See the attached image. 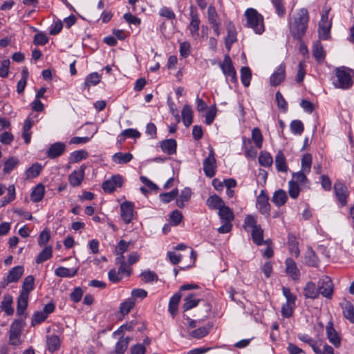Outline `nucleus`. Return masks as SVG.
Returning <instances> with one entry per match:
<instances>
[{"mask_svg":"<svg viewBox=\"0 0 354 354\" xmlns=\"http://www.w3.org/2000/svg\"><path fill=\"white\" fill-rule=\"evenodd\" d=\"M309 21L308 11L306 8L300 9L294 21L290 24V31L292 37L297 40H301L306 34Z\"/></svg>","mask_w":354,"mask_h":354,"instance_id":"obj_1","label":"nucleus"},{"mask_svg":"<svg viewBox=\"0 0 354 354\" xmlns=\"http://www.w3.org/2000/svg\"><path fill=\"white\" fill-rule=\"evenodd\" d=\"M246 26L252 28L255 33L261 35L265 30L263 17L256 9L248 8L245 12Z\"/></svg>","mask_w":354,"mask_h":354,"instance_id":"obj_2","label":"nucleus"},{"mask_svg":"<svg viewBox=\"0 0 354 354\" xmlns=\"http://www.w3.org/2000/svg\"><path fill=\"white\" fill-rule=\"evenodd\" d=\"M351 70L345 66L336 68L335 70V80H333V84L337 88L343 90L349 89L353 84L350 71Z\"/></svg>","mask_w":354,"mask_h":354,"instance_id":"obj_3","label":"nucleus"},{"mask_svg":"<svg viewBox=\"0 0 354 354\" xmlns=\"http://www.w3.org/2000/svg\"><path fill=\"white\" fill-rule=\"evenodd\" d=\"M23 330L22 322L15 320L10 327L9 330V344L11 346H19L22 343L21 338Z\"/></svg>","mask_w":354,"mask_h":354,"instance_id":"obj_4","label":"nucleus"},{"mask_svg":"<svg viewBox=\"0 0 354 354\" xmlns=\"http://www.w3.org/2000/svg\"><path fill=\"white\" fill-rule=\"evenodd\" d=\"M334 192L337 201L342 207L347 204V198L349 195V191L347 187L341 181H336L334 184Z\"/></svg>","mask_w":354,"mask_h":354,"instance_id":"obj_5","label":"nucleus"},{"mask_svg":"<svg viewBox=\"0 0 354 354\" xmlns=\"http://www.w3.org/2000/svg\"><path fill=\"white\" fill-rule=\"evenodd\" d=\"M191 21L188 26V29L190 32V35L194 39H197L199 37V27L201 24V20L198 17V14L196 10V8L192 6L190 7V13H189Z\"/></svg>","mask_w":354,"mask_h":354,"instance_id":"obj_6","label":"nucleus"},{"mask_svg":"<svg viewBox=\"0 0 354 354\" xmlns=\"http://www.w3.org/2000/svg\"><path fill=\"white\" fill-rule=\"evenodd\" d=\"M216 161L212 148L209 150L208 156L203 161V171L207 177L212 178L216 174Z\"/></svg>","mask_w":354,"mask_h":354,"instance_id":"obj_7","label":"nucleus"},{"mask_svg":"<svg viewBox=\"0 0 354 354\" xmlns=\"http://www.w3.org/2000/svg\"><path fill=\"white\" fill-rule=\"evenodd\" d=\"M318 292L323 297L327 299H331L333 294V283L331 279L325 276L319 279L318 282Z\"/></svg>","mask_w":354,"mask_h":354,"instance_id":"obj_8","label":"nucleus"},{"mask_svg":"<svg viewBox=\"0 0 354 354\" xmlns=\"http://www.w3.org/2000/svg\"><path fill=\"white\" fill-rule=\"evenodd\" d=\"M223 73L230 78L232 82L235 83L237 81L236 73L233 66L232 61L228 55L224 57L223 62L220 64Z\"/></svg>","mask_w":354,"mask_h":354,"instance_id":"obj_9","label":"nucleus"},{"mask_svg":"<svg viewBox=\"0 0 354 354\" xmlns=\"http://www.w3.org/2000/svg\"><path fill=\"white\" fill-rule=\"evenodd\" d=\"M121 217L125 223L131 222L134 214V205L131 202L125 201L120 205Z\"/></svg>","mask_w":354,"mask_h":354,"instance_id":"obj_10","label":"nucleus"},{"mask_svg":"<svg viewBox=\"0 0 354 354\" xmlns=\"http://www.w3.org/2000/svg\"><path fill=\"white\" fill-rule=\"evenodd\" d=\"M66 145L64 142H55L50 146L47 151V156L50 159H54L62 156L66 151Z\"/></svg>","mask_w":354,"mask_h":354,"instance_id":"obj_11","label":"nucleus"},{"mask_svg":"<svg viewBox=\"0 0 354 354\" xmlns=\"http://www.w3.org/2000/svg\"><path fill=\"white\" fill-rule=\"evenodd\" d=\"M286 77V66L281 64L277 71L271 75L270 84L271 86H276L280 84Z\"/></svg>","mask_w":354,"mask_h":354,"instance_id":"obj_12","label":"nucleus"},{"mask_svg":"<svg viewBox=\"0 0 354 354\" xmlns=\"http://www.w3.org/2000/svg\"><path fill=\"white\" fill-rule=\"evenodd\" d=\"M85 167L82 166L80 169L73 171L68 176V181L71 186H79L84 177Z\"/></svg>","mask_w":354,"mask_h":354,"instance_id":"obj_13","label":"nucleus"},{"mask_svg":"<svg viewBox=\"0 0 354 354\" xmlns=\"http://www.w3.org/2000/svg\"><path fill=\"white\" fill-rule=\"evenodd\" d=\"M257 205L259 212L263 214H269L270 205L268 202V197L262 191L257 199Z\"/></svg>","mask_w":354,"mask_h":354,"instance_id":"obj_14","label":"nucleus"},{"mask_svg":"<svg viewBox=\"0 0 354 354\" xmlns=\"http://www.w3.org/2000/svg\"><path fill=\"white\" fill-rule=\"evenodd\" d=\"M160 147L164 153L173 155L176 153L177 142L174 139H166L160 142Z\"/></svg>","mask_w":354,"mask_h":354,"instance_id":"obj_15","label":"nucleus"},{"mask_svg":"<svg viewBox=\"0 0 354 354\" xmlns=\"http://www.w3.org/2000/svg\"><path fill=\"white\" fill-rule=\"evenodd\" d=\"M286 272L287 274L290 276L293 279H298L300 276V272L297 268L295 261L291 258L286 260Z\"/></svg>","mask_w":354,"mask_h":354,"instance_id":"obj_16","label":"nucleus"},{"mask_svg":"<svg viewBox=\"0 0 354 354\" xmlns=\"http://www.w3.org/2000/svg\"><path fill=\"white\" fill-rule=\"evenodd\" d=\"M340 306L342 308L344 317L350 322L354 323V307L351 302L344 299L340 303Z\"/></svg>","mask_w":354,"mask_h":354,"instance_id":"obj_17","label":"nucleus"},{"mask_svg":"<svg viewBox=\"0 0 354 354\" xmlns=\"http://www.w3.org/2000/svg\"><path fill=\"white\" fill-rule=\"evenodd\" d=\"M299 339L301 341L308 344L316 354H321L320 346H322V342L320 340L314 341L309 335L306 334L299 335Z\"/></svg>","mask_w":354,"mask_h":354,"instance_id":"obj_18","label":"nucleus"},{"mask_svg":"<svg viewBox=\"0 0 354 354\" xmlns=\"http://www.w3.org/2000/svg\"><path fill=\"white\" fill-rule=\"evenodd\" d=\"M304 260L305 263L308 266L317 267L319 263V260L311 247H308L307 248L305 253Z\"/></svg>","mask_w":354,"mask_h":354,"instance_id":"obj_19","label":"nucleus"},{"mask_svg":"<svg viewBox=\"0 0 354 354\" xmlns=\"http://www.w3.org/2000/svg\"><path fill=\"white\" fill-rule=\"evenodd\" d=\"M24 268L22 266H16L13 268L8 274L6 277V283L17 282L23 275Z\"/></svg>","mask_w":354,"mask_h":354,"instance_id":"obj_20","label":"nucleus"},{"mask_svg":"<svg viewBox=\"0 0 354 354\" xmlns=\"http://www.w3.org/2000/svg\"><path fill=\"white\" fill-rule=\"evenodd\" d=\"M304 295L306 298L315 299L318 297V287L313 282L309 281L304 288Z\"/></svg>","mask_w":354,"mask_h":354,"instance_id":"obj_21","label":"nucleus"},{"mask_svg":"<svg viewBox=\"0 0 354 354\" xmlns=\"http://www.w3.org/2000/svg\"><path fill=\"white\" fill-rule=\"evenodd\" d=\"M275 165L278 171L286 172L288 171L286 157L282 151H279L275 156Z\"/></svg>","mask_w":354,"mask_h":354,"instance_id":"obj_22","label":"nucleus"},{"mask_svg":"<svg viewBox=\"0 0 354 354\" xmlns=\"http://www.w3.org/2000/svg\"><path fill=\"white\" fill-rule=\"evenodd\" d=\"M251 236L253 242L257 245H261L268 242V241H263V230L260 225L252 230Z\"/></svg>","mask_w":354,"mask_h":354,"instance_id":"obj_23","label":"nucleus"},{"mask_svg":"<svg viewBox=\"0 0 354 354\" xmlns=\"http://www.w3.org/2000/svg\"><path fill=\"white\" fill-rule=\"evenodd\" d=\"M46 346L50 353H54L60 347V339L57 335H48L46 337Z\"/></svg>","mask_w":354,"mask_h":354,"instance_id":"obj_24","label":"nucleus"},{"mask_svg":"<svg viewBox=\"0 0 354 354\" xmlns=\"http://www.w3.org/2000/svg\"><path fill=\"white\" fill-rule=\"evenodd\" d=\"M181 114L184 125L187 127H189L193 120L192 106L189 104H185L183 108Z\"/></svg>","mask_w":354,"mask_h":354,"instance_id":"obj_25","label":"nucleus"},{"mask_svg":"<svg viewBox=\"0 0 354 354\" xmlns=\"http://www.w3.org/2000/svg\"><path fill=\"white\" fill-rule=\"evenodd\" d=\"M35 279L33 276H27L24 279L22 284V290L20 292L21 295L28 296L29 293L34 289Z\"/></svg>","mask_w":354,"mask_h":354,"instance_id":"obj_26","label":"nucleus"},{"mask_svg":"<svg viewBox=\"0 0 354 354\" xmlns=\"http://www.w3.org/2000/svg\"><path fill=\"white\" fill-rule=\"evenodd\" d=\"M191 195V189L189 187L184 188L182 190L180 196L176 199V205L179 208H183L185 206V203L189 201Z\"/></svg>","mask_w":354,"mask_h":354,"instance_id":"obj_27","label":"nucleus"},{"mask_svg":"<svg viewBox=\"0 0 354 354\" xmlns=\"http://www.w3.org/2000/svg\"><path fill=\"white\" fill-rule=\"evenodd\" d=\"M326 333L329 342L335 347H339L341 344L340 338L332 325L326 326Z\"/></svg>","mask_w":354,"mask_h":354,"instance_id":"obj_28","label":"nucleus"},{"mask_svg":"<svg viewBox=\"0 0 354 354\" xmlns=\"http://www.w3.org/2000/svg\"><path fill=\"white\" fill-rule=\"evenodd\" d=\"M288 199L286 192L283 189H279L274 193L272 201L277 207L283 205Z\"/></svg>","mask_w":354,"mask_h":354,"instance_id":"obj_29","label":"nucleus"},{"mask_svg":"<svg viewBox=\"0 0 354 354\" xmlns=\"http://www.w3.org/2000/svg\"><path fill=\"white\" fill-rule=\"evenodd\" d=\"M181 294L180 292L174 294L170 299L169 303V312L171 316L174 317L178 311V304L181 299Z\"/></svg>","mask_w":354,"mask_h":354,"instance_id":"obj_30","label":"nucleus"},{"mask_svg":"<svg viewBox=\"0 0 354 354\" xmlns=\"http://www.w3.org/2000/svg\"><path fill=\"white\" fill-rule=\"evenodd\" d=\"M79 268L69 269L64 267H58L55 270V274L59 277H73L78 272Z\"/></svg>","mask_w":354,"mask_h":354,"instance_id":"obj_31","label":"nucleus"},{"mask_svg":"<svg viewBox=\"0 0 354 354\" xmlns=\"http://www.w3.org/2000/svg\"><path fill=\"white\" fill-rule=\"evenodd\" d=\"M236 41V32L234 25L229 22L227 25V35L225 38V45L230 48V46Z\"/></svg>","mask_w":354,"mask_h":354,"instance_id":"obj_32","label":"nucleus"},{"mask_svg":"<svg viewBox=\"0 0 354 354\" xmlns=\"http://www.w3.org/2000/svg\"><path fill=\"white\" fill-rule=\"evenodd\" d=\"M133 159V155L131 153H123L122 152L115 153L112 156L113 161L116 164H127Z\"/></svg>","mask_w":354,"mask_h":354,"instance_id":"obj_33","label":"nucleus"},{"mask_svg":"<svg viewBox=\"0 0 354 354\" xmlns=\"http://www.w3.org/2000/svg\"><path fill=\"white\" fill-rule=\"evenodd\" d=\"M206 204L210 209H219L224 205V202L221 197L214 194L207 198Z\"/></svg>","mask_w":354,"mask_h":354,"instance_id":"obj_34","label":"nucleus"},{"mask_svg":"<svg viewBox=\"0 0 354 354\" xmlns=\"http://www.w3.org/2000/svg\"><path fill=\"white\" fill-rule=\"evenodd\" d=\"M12 302L13 299L10 295H4L1 307L8 315H11L14 313V309L12 307Z\"/></svg>","mask_w":354,"mask_h":354,"instance_id":"obj_35","label":"nucleus"},{"mask_svg":"<svg viewBox=\"0 0 354 354\" xmlns=\"http://www.w3.org/2000/svg\"><path fill=\"white\" fill-rule=\"evenodd\" d=\"M288 245L290 253L296 257H298L300 254V251L299 249V243L295 236L292 234L288 235Z\"/></svg>","mask_w":354,"mask_h":354,"instance_id":"obj_36","label":"nucleus"},{"mask_svg":"<svg viewBox=\"0 0 354 354\" xmlns=\"http://www.w3.org/2000/svg\"><path fill=\"white\" fill-rule=\"evenodd\" d=\"M218 215L225 221L231 222L234 218L232 210L225 204L218 209Z\"/></svg>","mask_w":354,"mask_h":354,"instance_id":"obj_37","label":"nucleus"},{"mask_svg":"<svg viewBox=\"0 0 354 354\" xmlns=\"http://www.w3.org/2000/svg\"><path fill=\"white\" fill-rule=\"evenodd\" d=\"M208 22L211 26L221 24V21L215 7L210 5L207 10Z\"/></svg>","mask_w":354,"mask_h":354,"instance_id":"obj_38","label":"nucleus"},{"mask_svg":"<svg viewBox=\"0 0 354 354\" xmlns=\"http://www.w3.org/2000/svg\"><path fill=\"white\" fill-rule=\"evenodd\" d=\"M33 125V122L29 118H28L25 121L23 127V133L22 137L24 140L26 144H28L30 142L31 138V133L30 132V129Z\"/></svg>","mask_w":354,"mask_h":354,"instance_id":"obj_39","label":"nucleus"},{"mask_svg":"<svg viewBox=\"0 0 354 354\" xmlns=\"http://www.w3.org/2000/svg\"><path fill=\"white\" fill-rule=\"evenodd\" d=\"M45 188L41 184L37 185L32 190L30 194V198L33 202H39L42 200L44 195Z\"/></svg>","mask_w":354,"mask_h":354,"instance_id":"obj_40","label":"nucleus"},{"mask_svg":"<svg viewBox=\"0 0 354 354\" xmlns=\"http://www.w3.org/2000/svg\"><path fill=\"white\" fill-rule=\"evenodd\" d=\"M53 254L52 246H46L42 251L38 254L36 259L37 263H41L50 259Z\"/></svg>","mask_w":354,"mask_h":354,"instance_id":"obj_41","label":"nucleus"},{"mask_svg":"<svg viewBox=\"0 0 354 354\" xmlns=\"http://www.w3.org/2000/svg\"><path fill=\"white\" fill-rule=\"evenodd\" d=\"M28 296L19 295L17 299V313L21 315L24 313L28 306Z\"/></svg>","mask_w":354,"mask_h":354,"instance_id":"obj_42","label":"nucleus"},{"mask_svg":"<svg viewBox=\"0 0 354 354\" xmlns=\"http://www.w3.org/2000/svg\"><path fill=\"white\" fill-rule=\"evenodd\" d=\"M131 337L126 338H120L115 345V353L117 354H124L127 351L129 342L131 341Z\"/></svg>","mask_w":354,"mask_h":354,"instance_id":"obj_43","label":"nucleus"},{"mask_svg":"<svg viewBox=\"0 0 354 354\" xmlns=\"http://www.w3.org/2000/svg\"><path fill=\"white\" fill-rule=\"evenodd\" d=\"M183 309L185 311L189 310L197 306L200 302L199 299H193V295L189 294L184 299Z\"/></svg>","mask_w":354,"mask_h":354,"instance_id":"obj_44","label":"nucleus"},{"mask_svg":"<svg viewBox=\"0 0 354 354\" xmlns=\"http://www.w3.org/2000/svg\"><path fill=\"white\" fill-rule=\"evenodd\" d=\"M313 55L316 60L318 62H321L324 60L325 57V55L324 53L323 46L320 43V41H317L314 45L313 48Z\"/></svg>","mask_w":354,"mask_h":354,"instance_id":"obj_45","label":"nucleus"},{"mask_svg":"<svg viewBox=\"0 0 354 354\" xmlns=\"http://www.w3.org/2000/svg\"><path fill=\"white\" fill-rule=\"evenodd\" d=\"M252 77V72L249 67L243 66L241 69V79L243 84L248 87L250 85Z\"/></svg>","mask_w":354,"mask_h":354,"instance_id":"obj_46","label":"nucleus"},{"mask_svg":"<svg viewBox=\"0 0 354 354\" xmlns=\"http://www.w3.org/2000/svg\"><path fill=\"white\" fill-rule=\"evenodd\" d=\"M331 24H319V37L321 39H328L330 37Z\"/></svg>","mask_w":354,"mask_h":354,"instance_id":"obj_47","label":"nucleus"},{"mask_svg":"<svg viewBox=\"0 0 354 354\" xmlns=\"http://www.w3.org/2000/svg\"><path fill=\"white\" fill-rule=\"evenodd\" d=\"M42 169V167L39 163L33 164L30 167H29L26 171V175L27 178H34L39 176L41 171Z\"/></svg>","mask_w":354,"mask_h":354,"instance_id":"obj_48","label":"nucleus"},{"mask_svg":"<svg viewBox=\"0 0 354 354\" xmlns=\"http://www.w3.org/2000/svg\"><path fill=\"white\" fill-rule=\"evenodd\" d=\"M252 139L254 142L255 146L258 149H261L262 147L263 143V136L260 131V129L257 127H255L252 131Z\"/></svg>","mask_w":354,"mask_h":354,"instance_id":"obj_49","label":"nucleus"},{"mask_svg":"<svg viewBox=\"0 0 354 354\" xmlns=\"http://www.w3.org/2000/svg\"><path fill=\"white\" fill-rule=\"evenodd\" d=\"M259 162L261 166L270 167L273 162V159L269 153L261 151L259 156Z\"/></svg>","mask_w":354,"mask_h":354,"instance_id":"obj_50","label":"nucleus"},{"mask_svg":"<svg viewBox=\"0 0 354 354\" xmlns=\"http://www.w3.org/2000/svg\"><path fill=\"white\" fill-rule=\"evenodd\" d=\"M312 155L310 153H305L301 158V170L304 172L309 173L312 165Z\"/></svg>","mask_w":354,"mask_h":354,"instance_id":"obj_51","label":"nucleus"},{"mask_svg":"<svg viewBox=\"0 0 354 354\" xmlns=\"http://www.w3.org/2000/svg\"><path fill=\"white\" fill-rule=\"evenodd\" d=\"M300 188L299 185L295 180H290L288 183V194L292 199H296L299 196Z\"/></svg>","mask_w":354,"mask_h":354,"instance_id":"obj_52","label":"nucleus"},{"mask_svg":"<svg viewBox=\"0 0 354 354\" xmlns=\"http://www.w3.org/2000/svg\"><path fill=\"white\" fill-rule=\"evenodd\" d=\"M290 128L292 133L295 135H301L304 130L302 122L299 120H292L290 124Z\"/></svg>","mask_w":354,"mask_h":354,"instance_id":"obj_53","label":"nucleus"},{"mask_svg":"<svg viewBox=\"0 0 354 354\" xmlns=\"http://www.w3.org/2000/svg\"><path fill=\"white\" fill-rule=\"evenodd\" d=\"M135 301L133 299H128L122 302L120 307V312L123 315H127L130 310L134 307Z\"/></svg>","mask_w":354,"mask_h":354,"instance_id":"obj_54","label":"nucleus"},{"mask_svg":"<svg viewBox=\"0 0 354 354\" xmlns=\"http://www.w3.org/2000/svg\"><path fill=\"white\" fill-rule=\"evenodd\" d=\"M100 82V75L97 73H92L88 75L84 82L85 86L89 88L91 86H95Z\"/></svg>","mask_w":354,"mask_h":354,"instance_id":"obj_55","label":"nucleus"},{"mask_svg":"<svg viewBox=\"0 0 354 354\" xmlns=\"http://www.w3.org/2000/svg\"><path fill=\"white\" fill-rule=\"evenodd\" d=\"M19 164V160L15 157H10L6 162L3 167L5 174L10 173L12 169Z\"/></svg>","mask_w":354,"mask_h":354,"instance_id":"obj_56","label":"nucleus"},{"mask_svg":"<svg viewBox=\"0 0 354 354\" xmlns=\"http://www.w3.org/2000/svg\"><path fill=\"white\" fill-rule=\"evenodd\" d=\"M178 194V189H174L172 191L160 194L161 201L165 203H169L174 200Z\"/></svg>","mask_w":354,"mask_h":354,"instance_id":"obj_57","label":"nucleus"},{"mask_svg":"<svg viewBox=\"0 0 354 354\" xmlns=\"http://www.w3.org/2000/svg\"><path fill=\"white\" fill-rule=\"evenodd\" d=\"M50 239V230L48 228H45L39 235L38 237V245L42 247L49 241Z\"/></svg>","mask_w":354,"mask_h":354,"instance_id":"obj_58","label":"nucleus"},{"mask_svg":"<svg viewBox=\"0 0 354 354\" xmlns=\"http://www.w3.org/2000/svg\"><path fill=\"white\" fill-rule=\"evenodd\" d=\"M88 156V152L85 150L75 151L71 154V160L73 162H77L83 159H86Z\"/></svg>","mask_w":354,"mask_h":354,"instance_id":"obj_59","label":"nucleus"},{"mask_svg":"<svg viewBox=\"0 0 354 354\" xmlns=\"http://www.w3.org/2000/svg\"><path fill=\"white\" fill-rule=\"evenodd\" d=\"M47 318L46 314L42 311L35 312L32 317L31 324L35 326L43 322Z\"/></svg>","mask_w":354,"mask_h":354,"instance_id":"obj_60","label":"nucleus"},{"mask_svg":"<svg viewBox=\"0 0 354 354\" xmlns=\"http://www.w3.org/2000/svg\"><path fill=\"white\" fill-rule=\"evenodd\" d=\"M130 244L131 242H127L123 239L120 240L115 248V254H124L125 252L128 251Z\"/></svg>","mask_w":354,"mask_h":354,"instance_id":"obj_61","label":"nucleus"},{"mask_svg":"<svg viewBox=\"0 0 354 354\" xmlns=\"http://www.w3.org/2000/svg\"><path fill=\"white\" fill-rule=\"evenodd\" d=\"M306 172H304L302 170L299 172L293 173L292 180H295V182H297L298 185L299 183L304 185L306 183H308V180L306 176Z\"/></svg>","mask_w":354,"mask_h":354,"instance_id":"obj_62","label":"nucleus"},{"mask_svg":"<svg viewBox=\"0 0 354 354\" xmlns=\"http://www.w3.org/2000/svg\"><path fill=\"white\" fill-rule=\"evenodd\" d=\"M141 277L145 283H150L158 279V275L154 272L150 270L142 272Z\"/></svg>","mask_w":354,"mask_h":354,"instance_id":"obj_63","label":"nucleus"},{"mask_svg":"<svg viewBox=\"0 0 354 354\" xmlns=\"http://www.w3.org/2000/svg\"><path fill=\"white\" fill-rule=\"evenodd\" d=\"M282 292L283 295L286 299V303L295 305L296 297L290 292V288L287 287H283Z\"/></svg>","mask_w":354,"mask_h":354,"instance_id":"obj_64","label":"nucleus"}]
</instances>
